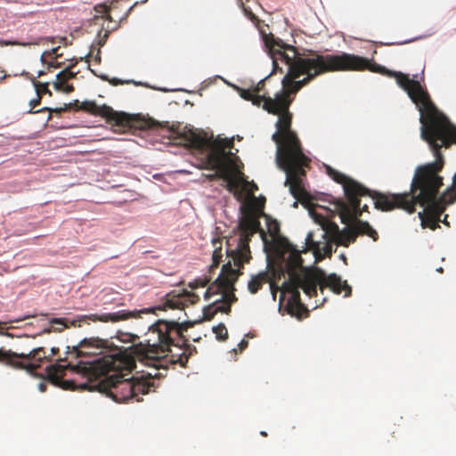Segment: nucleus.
<instances>
[{"instance_id":"nucleus-1","label":"nucleus","mask_w":456,"mask_h":456,"mask_svg":"<svg viewBox=\"0 0 456 456\" xmlns=\"http://www.w3.org/2000/svg\"><path fill=\"white\" fill-rule=\"evenodd\" d=\"M380 73L388 74L395 78L396 83L416 104L420 112L421 136L428 142L436 160L416 169L411 191L405 193L371 191L353 178L330 166H326L327 175L336 183L343 185L347 199V202L342 200H337L335 209L340 219L345 222V218L354 216L353 213L355 211L357 200L360 197L369 196L375 208L381 211L401 208L411 214L415 212V206L419 204L424 208L418 214L421 226L436 230L439 227L440 216L446 206L456 201V188L454 186L438 197L439 189L443 185V178L438 173L444 165L440 150L442 147L449 148L452 143H456V126L438 111L431 102L428 93L419 81L410 78L409 75L400 71H387L385 69Z\"/></svg>"},{"instance_id":"nucleus-2","label":"nucleus","mask_w":456,"mask_h":456,"mask_svg":"<svg viewBox=\"0 0 456 456\" xmlns=\"http://www.w3.org/2000/svg\"><path fill=\"white\" fill-rule=\"evenodd\" d=\"M265 44L273 60V73L282 72L280 62L288 68L281 81L282 88L273 98L266 96L265 94H256L253 89H241L240 95L256 106L262 105L268 113L278 116L276 131L272 135V140L277 145L276 162L286 174L285 185L289 187L290 193L296 200H303L307 196L303 178L305 176V168L308 167L310 159L303 152L300 140L291 129L293 115L289 111V106L296 94L316 77L327 72L365 69L383 72L385 67L367 58L346 53L322 55L309 51L310 53L305 55L273 35L265 37Z\"/></svg>"},{"instance_id":"nucleus-3","label":"nucleus","mask_w":456,"mask_h":456,"mask_svg":"<svg viewBox=\"0 0 456 456\" xmlns=\"http://www.w3.org/2000/svg\"><path fill=\"white\" fill-rule=\"evenodd\" d=\"M273 247L275 266L268 263V271L251 276L248 283L251 294L257 293L263 284L269 283L273 299L276 298L277 291H281L280 304L288 296L286 309L290 315L297 318L308 313L301 302L299 289L310 297L317 296L318 288L321 292L329 288L336 294L345 291V297L351 295V287L335 273L327 275L321 269L312 272L305 268L300 251L293 248L288 241L275 240Z\"/></svg>"},{"instance_id":"nucleus-4","label":"nucleus","mask_w":456,"mask_h":456,"mask_svg":"<svg viewBox=\"0 0 456 456\" xmlns=\"http://www.w3.org/2000/svg\"><path fill=\"white\" fill-rule=\"evenodd\" d=\"M134 368L135 361L132 355L117 352L103 361H79L76 364L67 362L66 358L59 359L58 362L47 366L45 370L51 380L58 382L64 376L65 370L70 369L90 381L98 380V390L117 403H125L133 398L141 402L142 399L139 397L140 395L155 391V383L152 380L155 378L149 376L150 371L139 378L129 377Z\"/></svg>"},{"instance_id":"nucleus-5","label":"nucleus","mask_w":456,"mask_h":456,"mask_svg":"<svg viewBox=\"0 0 456 456\" xmlns=\"http://www.w3.org/2000/svg\"><path fill=\"white\" fill-rule=\"evenodd\" d=\"M181 330L178 321L158 320L150 328V332L156 336V339L149 338L146 343L140 342L134 345L132 350L141 362L145 365H153L157 370L163 367V358L172 352L171 346L181 349V346L188 342L185 336L181 333Z\"/></svg>"},{"instance_id":"nucleus-6","label":"nucleus","mask_w":456,"mask_h":456,"mask_svg":"<svg viewBox=\"0 0 456 456\" xmlns=\"http://www.w3.org/2000/svg\"><path fill=\"white\" fill-rule=\"evenodd\" d=\"M117 338L123 343L131 342L133 345L123 351L118 346H114L113 344L109 340L93 337L89 338H84L76 346H67V354L73 356L75 359L83 356H97L103 354L102 358L96 359L103 361L109 355L114 354L117 352H123L128 355H132L134 360L137 359L139 361V357L132 350V346L134 345L140 343H135V341L139 339V337L129 332L118 331L117 334Z\"/></svg>"},{"instance_id":"nucleus-7","label":"nucleus","mask_w":456,"mask_h":456,"mask_svg":"<svg viewBox=\"0 0 456 456\" xmlns=\"http://www.w3.org/2000/svg\"><path fill=\"white\" fill-rule=\"evenodd\" d=\"M79 110L104 118L106 122L113 126V131L117 133L142 130L148 126L147 120L140 118L138 116L118 112L106 105L99 106L93 101L82 102Z\"/></svg>"},{"instance_id":"nucleus-8","label":"nucleus","mask_w":456,"mask_h":456,"mask_svg":"<svg viewBox=\"0 0 456 456\" xmlns=\"http://www.w3.org/2000/svg\"><path fill=\"white\" fill-rule=\"evenodd\" d=\"M232 144L231 140H215L206 159L209 168L216 171L215 175H220L227 183V190L235 192L240 187V181L230 173L232 153L226 151Z\"/></svg>"},{"instance_id":"nucleus-9","label":"nucleus","mask_w":456,"mask_h":456,"mask_svg":"<svg viewBox=\"0 0 456 456\" xmlns=\"http://www.w3.org/2000/svg\"><path fill=\"white\" fill-rule=\"evenodd\" d=\"M239 227L240 235L237 248L235 249H226V255L235 267L243 268L244 264L248 263L251 258L249 248L251 237L259 232L265 240V234L260 227L258 217L253 214L245 215L241 218Z\"/></svg>"},{"instance_id":"nucleus-10","label":"nucleus","mask_w":456,"mask_h":456,"mask_svg":"<svg viewBox=\"0 0 456 456\" xmlns=\"http://www.w3.org/2000/svg\"><path fill=\"white\" fill-rule=\"evenodd\" d=\"M47 360L48 356L44 347H37L28 353L20 354L0 349V362L19 370H25L29 373H34Z\"/></svg>"},{"instance_id":"nucleus-11","label":"nucleus","mask_w":456,"mask_h":456,"mask_svg":"<svg viewBox=\"0 0 456 456\" xmlns=\"http://www.w3.org/2000/svg\"><path fill=\"white\" fill-rule=\"evenodd\" d=\"M233 266L231 260L222 266L219 276L206 290L205 299H209L214 294H223L224 290L234 289V283L242 273L240 270V268H234Z\"/></svg>"},{"instance_id":"nucleus-12","label":"nucleus","mask_w":456,"mask_h":456,"mask_svg":"<svg viewBox=\"0 0 456 456\" xmlns=\"http://www.w3.org/2000/svg\"><path fill=\"white\" fill-rule=\"evenodd\" d=\"M173 134V138H176L179 140L178 143L183 144L185 147L197 150L200 151H208L209 152L214 141L212 142L208 139L204 133H200L199 131L193 129L184 130L181 133L171 131Z\"/></svg>"},{"instance_id":"nucleus-13","label":"nucleus","mask_w":456,"mask_h":456,"mask_svg":"<svg viewBox=\"0 0 456 456\" xmlns=\"http://www.w3.org/2000/svg\"><path fill=\"white\" fill-rule=\"evenodd\" d=\"M200 301V297L194 293L183 289L182 293L175 294L174 291L166 295L163 302L158 306L159 310L183 309L188 305H194Z\"/></svg>"},{"instance_id":"nucleus-14","label":"nucleus","mask_w":456,"mask_h":456,"mask_svg":"<svg viewBox=\"0 0 456 456\" xmlns=\"http://www.w3.org/2000/svg\"><path fill=\"white\" fill-rule=\"evenodd\" d=\"M179 350L182 352L177 354H173V352H171L168 353V356H165V358H163V367H159L156 370L153 365H147L148 367L152 369V371L149 372V376L151 378L156 379L161 378L163 374L159 370H163L166 371L167 370V363H179L182 367H185L190 356L192 354V352H196V348H191V346L188 345V343H186V345L184 346H182L181 349Z\"/></svg>"},{"instance_id":"nucleus-15","label":"nucleus","mask_w":456,"mask_h":456,"mask_svg":"<svg viewBox=\"0 0 456 456\" xmlns=\"http://www.w3.org/2000/svg\"><path fill=\"white\" fill-rule=\"evenodd\" d=\"M353 214L354 216H348V218H345V222L342 220L341 222L343 224L352 223L354 230L356 233V237L359 235H367L370 237L374 241L378 240L379 234L376 230H374L368 222H364L359 219V216H361L360 200H357L355 211Z\"/></svg>"},{"instance_id":"nucleus-16","label":"nucleus","mask_w":456,"mask_h":456,"mask_svg":"<svg viewBox=\"0 0 456 456\" xmlns=\"http://www.w3.org/2000/svg\"><path fill=\"white\" fill-rule=\"evenodd\" d=\"M146 312V310L136 312V311H126L121 310L116 313L103 314H89L82 315L79 318L80 321L91 320L93 322H117L119 321L126 320L128 318H134L139 315L140 313Z\"/></svg>"},{"instance_id":"nucleus-17","label":"nucleus","mask_w":456,"mask_h":456,"mask_svg":"<svg viewBox=\"0 0 456 456\" xmlns=\"http://www.w3.org/2000/svg\"><path fill=\"white\" fill-rule=\"evenodd\" d=\"M310 214L315 223L321 225V231L322 232V237L329 238L334 241L335 237L338 236L341 231L338 224L331 222L322 215L316 213L314 210H310Z\"/></svg>"},{"instance_id":"nucleus-18","label":"nucleus","mask_w":456,"mask_h":456,"mask_svg":"<svg viewBox=\"0 0 456 456\" xmlns=\"http://www.w3.org/2000/svg\"><path fill=\"white\" fill-rule=\"evenodd\" d=\"M234 289L224 290L222 294L220 300L215 301L212 305L217 313L229 314L231 312V305L237 301V297L233 293Z\"/></svg>"},{"instance_id":"nucleus-19","label":"nucleus","mask_w":456,"mask_h":456,"mask_svg":"<svg viewBox=\"0 0 456 456\" xmlns=\"http://www.w3.org/2000/svg\"><path fill=\"white\" fill-rule=\"evenodd\" d=\"M347 227L340 231L339 234L335 237V244L337 246L348 247L349 244L353 243L356 240V233L354 230L352 223L346 224Z\"/></svg>"},{"instance_id":"nucleus-20","label":"nucleus","mask_w":456,"mask_h":456,"mask_svg":"<svg viewBox=\"0 0 456 456\" xmlns=\"http://www.w3.org/2000/svg\"><path fill=\"white\" fill-rule=\"evenodd\" d=\"M223 238H214L212 240V245L214 248L212 254V265L210 270L217 268L223 258Z\"/></svg>"},{"instance_id":"nucleus-21","label":"nucleus","mask_w":456,"mask_h":456,"mask_svg":"<svg viewBox=\"0 0 456 456\" xmlns=\"http://www.w3.org/2000/svg\"><path fill=\"white\" fill-rule=\"evenodd\" d=\"M323 239L324 241H320V250L314 252V256L317 259L322 258L323 256H330L332 254V245L335 244V242L329 238Z\"/></svg>"},{"instance_id":"nucleus-22","label":"nucleus","mask_w":456,"mask_h":456,"mask_svg":"<svg viewBox=\"0 0 456 456\" xmlns=\"http://www.w3.org/2000/svg\"><path fill=\"white\" fill-rule=\"evenodd\" d=\"M267 228H268V232H270V234L273 237V242L271 244L273 253V242L278 240H286L293 247V248H296L288 240H286L284 238H278V235L280 232V225L276 221L270 222L267 225Z\"/></svg>"},{"instance_id":"nucleus-23","label":"nucleus","mask_w":456,"mask_h":456,"mask_svg":"<svg viewBox=\"0 0 456 456\" xmlns=\"http://www.w3.org/2000/svg\"><path fill=\"white\" fill-rule=\"evenodd\" d=\"M29 79L31 80L33 86L36 88L37 94L39 95L40 93L41 97L44 94H48L49 95H52V92L48 89L47 83H40L34 77H29Z\"/></svg>"},{"instance_id":"nucleus-24","label":"nucleus","mask_w":456,"mask_h":456,"mask_svg":"<svg viewBox=\"0 0 456 456\" xmlns=\"http://www.w3.org/2000/svg\"><path fill=\"white\" fill-rule=\"evenodd\" d=\"M213 332L216 334V337L220 341H224L228 338V331L224 323H219L218 325L213 327Z\"/></svg>"},{"instance_id":"nucleus-25","label":"nucleus","mask_w":456,"mask_h":456,"mask_svg":"<svg viewBox=\"0 0 456 456\" xmlns=\"http://www.w3.org/2000/svg\"><path fill=\"white\" fill-rule=\"evenodd\" d=\"M76 63H77V61L75 63H72L69 67H68L64 70H62L60 73H58L57 76H56V78L61 79L65 83L68 80L74 78L76 77L77 73L71 71L70 69L72 67H74Z\"/></svg>"},{"instance_id":"nucleus-26","label":"nucleus","mask_w":456,"mask_h":456,"mask_svg":"<svg viewBox=\"0 0 456 456\" xmlns=\"http://www.w3.org/2000/svg\"><path fill=\"white\" fill-rule=\"evenodd\" d=\"M305 245H306V248L309 250H312L314 253L315 251L320 250L319 249L320 241L314 240V232H312L307 233V236L305 238Z\"/></svg>"},{"instance_id":"nucleus-27","label":"nucleus","mask_w":456,"mask_h":456,"mask_svg":"<svg viewBox=\"0 0 456 456\" xmlns=\"http://www.w3.org/2000/svg\"><path fill=\"white\" fill-rule=\"evenodd\" d=\"M209 279L204 277V278H198L196 280H194L193 281H191L188 286L189 288H191V289H196L198 288H204L208 285V283L209 282Z\"/></svg>"},{"instance_id":"nucleus-28","label":"nucleus","mask_w":456,"mask_h":456,"mask_svg":"<svg viewBox=\"0 0 456 456\" xmlns=\"http://www.w3.org/2000/svg\"><path fill=\"white\" fill-rule=\"evenodd\" d=\"M81 104V102H79L78 100H75L73 102H70V103H65L64 106L62 108H59V109H54V110H51V109H47L49 111H54L56 113H61L62 111H66L71 108H76L77 110H79V105Z\"/></svg>"},{"instance_id":"nucleus-29","label":"nucleus","mask_w":456,"mask_h":456,"mask_svg":"<svg viewBox=\"0 0 456 456\" xmlns=\"http://www.w3.org/2000/svg\"><path fill=\"white\" fill-rule=\"evenodd\" d=\"M216 314V310L215 309V305H213L212 304L206 306L203 309V318L205 321L212 320Z\"/></svg>"},{"instance_id":"nucleus-30","label":"nucleus","mask_w":456,"mask_h":456,"mask_svg":"<svg viewBox=\"0 0 456 456\" xmlns=\"http://www.w3.org/2000/svg\"><path fill=\"white\" fill-rule=\"evenodd\" d=\"M178 326H179V328H182V330H181V333H182L183 335H184L183 333H184L185 331H187L189 328H191V327H192V326H193V322H178Z\"/></svg>"},{"instance_id":"nucleus-31","label":"nucleus","mask_w":456,"mask_h":456,"mask_svg":"<svg viewBox=\"0 0 456 456\" xmlns=\"http://www.w3.org/2000/svg\"><path fill=\"white\" fill-rule=\"evenodd\" d=\"M265 79L266 78L260 80L257 83V85L254 88H252L253 91L256 92V94H260V93L264 91L265 86Z\"/></svg>"},{"instance_id":"nucleus-32","label":"nucleus","mask_w":456,"mask_h":456,"mask_svg":"<svg viewBox=\"0 0 456 456\" xmlns=\"http://www.w3.org/2000/svg\"><path fill=\"white\" fill-rule=\"evenodd\" d=\"M0 45L8 46V45H27V44L20 43L17 41H4L0 40Z\"/></svg>"},{"instance_id":"nucleus-33","label":"nucleus","mask_w":456,"mask_h":456,"mask_svg":"<svg viewBox=\"0 0 456 456\" xmlns=\"http://www.w3.org/2000/svg\"><path fill=\"white\" fill-rule=\"evenodd\" d=\"M53 86L58 91H63L65 87V82L61 79H56V81L53 83Z\"/></svg>"},{"instance_id":"nucleus-34","label":"nucleus","mask_w":456,"mask_h":456,"mask_svg":"<svg viewBox=\"0 0 456 456\" xmlns=\"http://www.w3.org/2000/svg\"><path fill=\"white\" fill-rule=\"evenodd\" d=\"M41 100H42V97L40 96V94L39 95L37 94V98L33 99L29 102L31 110L34 109L35 107H37V105H39L41 103Z\"/></svg>"},{"instance_id":"nucleus-35","label":"nucleus","mask_w":456,"mask_h":456,"mask_svg":"<svg viewBox=\"0 0 456 456\" xmlns=\"http://www.w3.org/2000/svg\"><path fill=\"white\" fill-rule=\"evenodd\" d=\"M243 11H244V13L245 15L249 19L251 20L252 21H255L256 19V15L248 9H247L246 7L243 6Z\"/></svg>"},{"instance_id":"nucleus-36","label":"nucleus","mask_w":456,"mask_h":456,"mask_svg":"<svg viewBox=\"0 0 456 456\" xmlns=\"http://www.w3.org/2000/svg\"><path fill=\"white\" fill-rule=\"evenodd\" d=\"M60 46L53 48L51 53H49V55H53L54 59H57L61 56V53H59Z\"/></svg>"},{"instance_id":"nucleus-37","label":"nucleus","mask_w":456,"mask_h":456,"mask_svg":"<svg viewBox=\"0 0 456 456\" xmlns=\"http://www.w3.org/2000/svg\"><path fill=\"white\" fill-rule=\"evenodd\" d=\"M109 82L112 86H118V85L124 84V82L122 80H120L119 78H117V77H113L112 79L109 80Z\"/></svg>"},{"instance_id":"nucleus-38","label":"nucleus","mask_w":456,"mask_h":456,"mask_svg":"<svg viewBox=\"0 0 456 456\" xmlns=\"http://www.w3.org/2000/svg\"><path fill=\"white\" fill-rule=\"evenodd\" d=\"M73 91H74V86L72 85H67L65 83V87L63 89V92H65L66 94H69Z\"/></svg>"},{"instance_id":"nucleus-39","label":"nucleus","mask_w":456,"mask_h":456,"mask_svg":"<svg viewBox=\"0 0 456 456\" xmlns=\"http://www.w3.org/2000/svg\"><path fill=\"white\" fill-rule=\"evenodd\" d=\"M248 342L246 339H242L240 343L239 344L240 351L245 349L248 346Z\"/></svg>"},{"instance_id":"nucleus-40","label":"nucleus","mask_w":456,"mask_h":456,"mask_svg":"<svg viewBox=\"0 0 456 456\" xmlns=\"http://www.w3.org/2000/svg\"><path fill=\"white\" fill-rule=\"evenodd\" d=\"M51 323L53 324H64V320L61 318H54L51 321Z\"/></svg>"},{"instance_id":"nucleus-41","label":"nucleus","mask_w":456,"mask_h":456,"mask_svg":"<svg viewBox=\"0 0 456 456\" xmlns=\"http://www.w3.org/2000/svg\"><path fill=\"white\" fill-rule=\"evenodd\" d=\"M95 61H96L97 63H100V61H101L100 50H98V53H97V54H96V56H95Z\"/></svg>"},{"instance_id":"nucleus-42","label":"nucleus","mask_w":456,"mask_h":456,"mask_svg":"<svg viewBox=\"0 0 456 456\" xmlns=\"http://www.w3.org/2000/svg\"><path fill=\"white\" fill-rule=\"evenodd\" d=\"M208 178H209L210 180H214V179H216V178H221V176H220V175H215V173H214V174H212V175H208Z\"/></svg>"},{"instance_id":"nucleus-43","label":"nucleus","mask_w":456,"mask_h":456,"mask_svg":"<svg viewBox=\"0 0 456 456\" xmlns=\"http://www.w3.org/2000/svg\"><path fill=\"white\" fill-rule=\"evenodd\" d=\"M51 351H52V354H56L59 352V348H57V347H53V348L51 349Z\"/></svg>"},{"instance_id":"nucleus-44","label":"nucleus","mask_w":456,"mask_h":456,"mask_svg":"<svg viewBox=\"0 0 456 456\" xmlns=\"http://www.w3.org/2000/svg\"><path fill=\"white\" fill-rule=\"evenodd\" d=\"M368 209V206L367 205H364L362 208L360 207V210H361V214L363 212V211H367Z\"/></svg>"},{"instance_id":"nucleus-45","label":"nucleus","mask_w":456,"mask_h":456,"mask_svg":"<svg viewBox=\"0 0 456 456\" xmlns=\"http://www.w3.org/2000/svg\"><path fill=\"white\" fill-rule=\"evenodd\" d=\"M43 75H45V71H42V70L38 71L37 77H41Z\"/></svg>"},{"instance_id":"nucleus-46","label":"nucleus","mask_w":456,"mask_h":456,"mask_svg":"<svg viewBox=\"0 0 456 456\" xmlns=\"http://www.w3.org/2000/svg\"><path fill=\"white\" fill-rule=\"evenodd\" d=\"M453 184L456 186V174L454 175V177H453Z\"/></svg>"},{"instance_id":"nucleus-47","label":"nucleus","mask_w":456,"mask_h":456,"mask_svg":"<svg viewBox=\"0 0 456 456\" xmlns=\"http://www.w3.org/2000/svg\"><path fill=\"white\" fill-rule=\"evenodd\" d=\"M101 77H102L103 80H109V79H108V77H105V76H102Z\"/></svg>"},{"instance_id":"nucleus-48","label":"nucleus","mask_w":456,"mask_h":456,"mask_svg":"<svg viewBox=\"0 0 456 456\" xmlns=\"http://www.w3.org/2000/svg\"><path fill=\"white\" fill-rule=\"evenodd\" d=\"M252 189L257 190V186L255 183H253Z\"/></svg>"},{"instance_id":"nucleus-49","label":"nucleus","mask_w":456,"mask_h":456,"mask_svg":"<svg viewBox=\"0 0 456 456\" xmlns=\"http://www.w3.org/2000/svg\"><path fill=\"white\" fill-rule=\"evenodd\" d=\"M252 189L257 190V186L255 183H253Z\"/></svg>"},{"instance_id":"nucleus-50","label":"nucleus","mask_w":456,"mask_h":456,"mask_svg":"<svg viewBox=\"0 0 456 456\" xmlns=\"http://www.w3.org/2000/svg\"><path fill=\"white\" fill-rule=\"evenodd\" d=\"M44 57H45V54H43V55L41 56V61H42L43 62L45 61Z\"/></svg>"},{"instance_id":"nucleus-51","label":"nucleus","mask_w":456,"mask_h":456,"mask_svg":"<svg viewBox=\"0 0 456 456\" xmlns=\"http://www.w3.org/2000/svg\"><path fill=\"white\" fill-rule=\"evenodd\" d=\"M261 435L264 436H267V434L265 432H261Z\"/></svg>"}]
</instances>
